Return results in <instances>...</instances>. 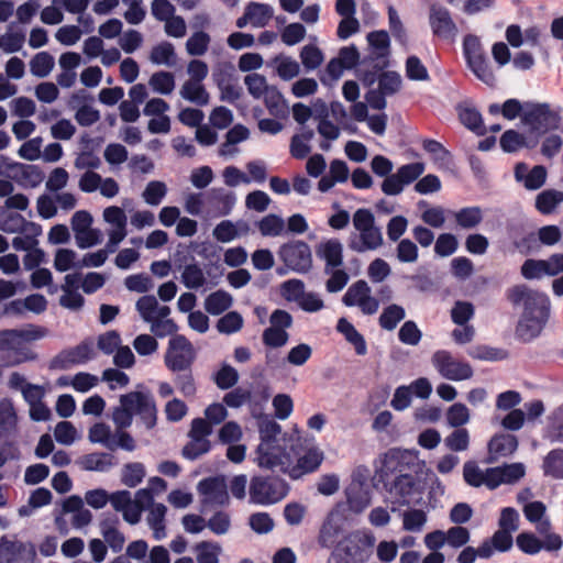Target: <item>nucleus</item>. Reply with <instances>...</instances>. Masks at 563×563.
I'll list each match as a JSON object with an SVG mask.
<instances>
[{
	"label": "nucleus",
	"mask_w": 563,
	"mask_h": 563,
	"mask_svg": "<svg viewBox=\"0 0 563 563\" xmlns=\"http://www.w3.org/2000/svg\"><path fill=\"white\" fill-rule=\"evenodd\" d=\"M336 330L344 335L345 340L351 343L356 354L365 355L367 352L366 342L364 336L355 329V327L345 318H340L336 324Z\"/></svg>",
	"instance_id": "33"
},
{
	"label": "nucleus",
	"mask_w": 563,
	"mask_h": 563,
	"mask_svg": "<svg viewBox=\"0 0 563 563\" xmlns=\"http://www.w3.org/2000/svg\"><path fill=\"white\" fill-rule=\"evenodd\" d=\"M342 521L343 518L339 510L329 512L320 529L319 542L322 545H327L339 533L342 528Z\"/></svg>",
	"instance_id": "36"
},
{
	"label": "nucleus",
	"mask_w": 563,
	"mask_h": 563,
	"mask_svg": "<svg viewBox=\"0 0 563 563\" xmlns=\"http://www.w3.org/2000/svg\"><path fill=\"white\" fill-rule=\"evenodd\" d=\"M461 122L470 130L482 133L483 120L481 113L473 107L461 104L457 108Z\"/></svg>",
	"instance_id": "52"
},
{
	"label": "nucleus",
	"mask_w": 563,
	"mask_h": 563,
	"mask_svg": "<svg viewBox=\"0 0 563 563\" xmlns=\"http://www.w3.org/2000/svg\"><path fill=\"white\" fill-rule=\"evenodd\" d=\"M36 549L31 542L0 540V563H34Z\"/></svg>",
	"instance_id": "17"
},
{
	"label": "nucleus",
	"mask_w": 563,
	"mask_h": 563,
	"mask_svg": "<svg viewBox=\"0 0 563 563\" xmlns=\"http://www.w3.org/2000/svg\"><path fill=\"white\" fill-rule=\"evenodd\" d=\"M211 37L203 31L192 33L186 42V52L190 56H202L209 48Z\"/></svg>",
	"instance_id": "51"
},
{
	"label": "nucleus",
	"mask_w": 563,
	"mask_h": 563,
	"mask_svg": "<svg viewBox=\"0 0 563 563\" xmlns=\"http://www.w3.org/2000/svg\"><path fill=\"white\" fill-rule=\"evenodd\" d=\"M180 282L188 289H199L208 286L207 276L199 263L186 264L180 273Z\"/></svg>",
	"instance_id": "29"
},
{
	"label": "nucleus",
	"mask_w": 563,
	"mask_h": 563,
	"mask_svg": "<svg viewBox=\"0 0 563 563\" xmlns=\"http://www.w3.org/2000/svg\"><path fill=\"white\" fill-rule=\"evenodd\" d=\"M526 475L523 463H510L501 466L488 467V478L490 489H496L500 485H512L519 482Z\"/></svg>",
	"instance_id": "20"
},
{
	"label": "nucleus",
	"mask_w": 563,
	"mask_h": 563,
	"mask_svg": "<svg viewBox=\"0 0 563 563\" xmlns=\"http://www.w3.org/2000/svg\"><path fill=\"white\" fill-rule=\"evenodd\" d=\"M167 194V187L163 181L152 180L150 181L144 191L143 199L150 206H158Z\"/></svg>",
	"instance_id": "57"
},
{
	"label": "nucleus",
	"mask_w": 563,
	"mask_h": 563,
	"mask_svg": "<svg viewBox=\"0 0 563 563\" xmlns=\"http://www.w3.org/2000/svg\"><path fill=\"white\" fill-rule=\"evenodd\" d=\"M48 334L46 328L36 324H26L20 329L0 331V352H5L9 365H19L32 362L37 354L30 347V343L38 341Z\"/></svg>",
	"instance_id": "4"
},
{
	"label": "nucleus",
	"mask_w": 563,
	"mask_h": 563,
	"mask_svg": "<svg viewBox=\"0 0 563 563\" xmlns=\"http://www.w3.org/2000/svg\"><path fill=\"white\" fill-rule=\"evenodd\" d=\"M150 60L154 65L174 67L177 64V54L170 42L164 41L153 46Z\"/></svg>",
	"instance_id": "32"
},
{
	"label": "nucleus",
	"mask_w": 563,
	"mask_h": 563,
	"mask_svg": "<svg viewBox=\"0 0 563 563\" xmlns=\"http://www.w3.org/2000/svg\"><path fill=\"white\" fill-rule=\"evenodd\" d=\"M194 360V346L184 335H175L169 340L165 355V363L169 369L184 371L191 365Z\"/></svg>",
	"instance_id": "15"
},
{
	"label": "nucleus",
	"mask_w": 563,
	"mask_h": 563,
	"mask_svg": "<svg viewBox=\"0 0 563 563\" xmlns=\"http://www.w3.org/2000/svg\"><path fill=\"white\" fill-rule=\"evenodd\" d=\"M197 563H220L222 548L214 541H200L192 548Z\"/></svg>",
	"instance_id": "34"
},
{
	"label": "nucleus",
	"mask_w": 563,
	"mask_h": 563,
	"mask_svg": "<svg viewBox=\"0 0 563 563\" xmlns=\"http://www.w3.org/2000/svg\"><path fill=\"white\" fill-rule=\"evenodd\" d=\"M454 218L460 228L470 230L483 221V211L479 207H466L456 211Z\"/></svg>",
	"instance_id": "46"
},
{
	"label": "nucleus",
	"mask_w": 563,
	"mask_h": 563,
	"mask_svg": "<svg viewBox=\"0 0 563 563\" xmlns=\"http://www.w3.org/2000/svg\"><path fill=\"white\" fill-rule=\"evenodd\" d=\"M367 41L377 57L389 54V35L386 31H374L367 35Z\"/></svg>",
	"instance_id": "59"
},
{
	"label": "nucleus",
	"mask_w": 563,
	"mask_h": 563,
	"mask_svg": "<svg viewBox=\"0 0 563 563\" xmlns=\"http://www.w3.org/2000/svg\"><path fill=\"white\" fill-rule=\"evenodd\" d=\"M102 218L111 227L108 233L128 235V218L122 208L117 206L107 207L102 212Z\"/></svg>",
	"instance_id": "31"
},
{
	"label": "nucleus",
	"mask_w": 563,
	"mask_h": 563,
	"mask_svg": "<svg viewBox=\"0 0 563 563\" xmlns=\"http://www.w3.org/2000/svg\"><path fill=\"white\" fill-rule=\"evenodd\" d=\"M113 509L122 514L123 519L130 525L140 522V509L133 503L132 494L129 490H118L110 494V501Z\"/></svg>",
	"instance_id": "22"
},
{
	"label": "nucleus",
	"mask_w": 563,
	"mask_h": 563,
	"mask_svg": "<svg viewBox=\"0 0 563 563\" xmlns=\"http://www.w3.org/2000/svg\"><path fill=\"white\" fill-rule=\"evenodd\" d=\"M424 462L417 451L390 450L386 453L382 476L393 505L409 506L420 499L422 490L413 476L422 470Z\"/></svg>",
	"instance_id": "1"
},
{
	"label": "nucleus",
	"mask_w": 563,
	"mask_h": 563,
	"mask_svg": "<svg viewBox=\"0 0 563 563\" xmlns=\"http://www.w3.org/2000/svg\"><path fill=\"white\" fill-rule=\"evenodd\" d=\"M96 356L93 343L84 341L80 344L62 351L53 361V365L58 368H68L73 365L84 364Z\"/></svg>",
	"instance_id": "19"
},
{
	"label": "nucleus",
	"mask_w": 563,
	"mask_h": 563,
	"mask_svg": "<svg viewBox=\"0 0 563 563\" xmlns=\"http://www.w3.org/2000/svg\"><path fill=\"white\" fill-rule=\"evenodd\" d=\"M274 65L277 75L283 80H291L292 78L297 77L300 73L299 63L289 56L279 55L275 57Z\"/></svg>",
	"instance_id": "49"
},
{
	"label": "nucleus",
	"mask_w": 563,
	"mask_h": 563,
	"mask_svg": "<svg viewBox=\"0 0 563 563\" xmlns=\"http://www.w3.org/2000/svg\"><path fill=\"white\" fill-rule=\"evenodd\" d=\"M269 397L271 391L267 386H258L254 391L250 390V399H247L246 404L249 405L252 417L256 418L258 421L263 418H269L268 416H263L264 407Z\"/></svg>",
	"instance_id": "38"
},
{
	"label": "nucleus",
	"mask_w": 563,
	"mask_h": 563,
	"mask_svg": "<svg viewBox=\"0 0 563 563\" xmlns=\"http://www.w3.org/2000/svg\"><path fill=\"white\" fill-rule=\"evenodd\" d=\"M260 444L256 450V463L262 468L287 472L291 465V454L295 453V443L300 438L287 435L282 426L273 418H263L257 422Z\"/></svg>",
	"instance_id": "2"
},
{
	"label": "nucleus",
	"mask_w": 563,
	"mask_h": 563,
	"mask_svg": "<svg viewBox=\"0 0 563 563\" xmlns=\"http://www.w3.org/2000/svg\"><path fill=\"white\" fill-rule=\"evenodd\" d=\"M518 448V440L509 433L494 435L488 442V462L494 463L499 457L511 455Z\"/></svg>",
	"instance_id": "24"
},
{
	"label": "nucleus",
	"mask_w": 563,
	"mask_h": 563,
	"mask_svg": "<svg viewBox=\"0 0 563 563\" xmlns=\"http://www.w3.org/2000/svg\"><path fill=\"white\" fill-rule=\"evenodd\" d=\"M88 438L92 443H100L110 450L115 449L114 438L111 435V430L106 423H95L89 429Z\"/></svg>",
	"instance_id": "53"
},
{
	"label": "nucleus",
	"mask_w": 563,
	"mask_h": 563,
	"mask_svg": "<svg viewBox=\"0 0 563 563\" xmlns=\"http://www.w3.org/2000/svg\"><path fill=\"white\" fill-rule=\"evenodd\" d=\"M560 120L559 112L552 110L548 103L533 104L522 118L523 123L538 134L558 129Z\"/></svg>",
	"instance_id": "13"
},
{
	"label": "nucleus",
	"mask_w": 563,
	"mask_h": 563,
	"mask_svg": "<svg viewBox=\"0 0 563 563\" xmlns=\"http://www.w3.org/2000/svg\"><path fill=\"white\" fill-rule=\"evenodd\" d=\"M563 202V192L555 189H547L536 198V208L542 214L552 213Z\"/></svg>",
	"instance_id": "43"
},
{
	"label": "nucleus",
	"mask_w": 563,
	"mask_h": 563,
	"mask_svg": "<svg viewBox=\"0 0 563 563\" xmlns=\"http://www.w3.org/2000/svg\"><path fill=\"white\" fill-rule=\"evenodd\" d=\"M14 178L23 187L35 188L42 183L43 174L37 166L18 164Z\"/></svg>",
	"instance_id": "35"
},
{
	"label": "nucleus",
	"mask_w": 563,
	"mask_h": 563,
	"mask_svg": "<svg viewBox=\"0 0 563 563\" xmlns=\"http://www.w3.org/2000/svg\"><path fill=\"white\" fill-rule=\"evenodd\" d=\"M287 492V484L283 479L256 476L251 481L250 498L254 504L269 505L282 500Z\"/></svg>",
	"instance_id": "7"
},
{
	"label": "nucleus",
	"mask_w": 563,
	"mask_h": 563,
	"mask_svg": "<svg viewBox=\"0 0 563 563\" xmlns=\"http://www.w3.org/2000/svg\"><path fill=\"white\" fill-rule=\"evenodd\" d=\"M464 481L473 487L486 486L490 489L488 468L482 470L475 462H466L463 466Z\"/></svg>",
	"instance_id": "44"
},
{
	"label": "nucleus",
	"mask_w": 563,
	"mask_h": 563,
	"mask_svg": "<svg viewBox=\"0 0 563 563\" xmlns=\"http://www.w3.org/2000/svg\"><path fill=\"white\" fill-rule=\"evenodd\" d=\"M207 202L214 214L228 216L236 202V196L225 188L216 187L207 192Z\"/></svg>",
	"instance_id": "23"
},
{
	"label": "nucleus",
	"mask_w": 563,
	"mask_h": 563,
	"mask_svg": "<svg viewBox=\"0 0 563 563\" xmlns=\"http://www.w3.org/2000/svg\"><path fill=\"white\" fill-rule=\"evenodd\" d=\"M283 263L296 273H307L312 266L310 246L299 240L283 244L278 250Z\"/></svg>",
	"instance_id": "10"
},
{
	"label": "nucleus",
	"mask_w": 563,
	"mask_h": 563,
	"mask_svg": "<svg viewBox=\"0 0 563 563\" xmlns=\"http://www.w3.org/2000/svg\"><path fill=\"white\" fill-rule=\"evenodd\" d=\"M298 446L299 442H296L295 453L291 454V465L286 472L292 478L314 472L324 459L323 452L314 444H308L302 454L299 453Z\"/></svg>",
	"instance_id": "11"
},
{
	"label": "nucleus",
	"mask_w": 563,
	"mask_h": 563,
	"mask_svg": "<svg viewBox=\"0 0 563 563\" xmlns=\"http://www.w3.org/2000/svg\"><path fill=\"white\" fill-rule=\"evenodd\" d=\"M79 465L86 471L107 472L113 466V462L110 454L95 452L82 456Z\"/></svg>",
	"instance_id": "39"
},
{
	"label": "nucleus",
	"mask_w": 563,
	"mask_h": 563,
	"mask_svg": "<svg viewBox=\"0 0 563 563\" xmlns=\"http://www.w3.org/2000/svg\"><path fill=\"white\" fill-rule=\"evenodd\" d=\"M233 303L232 296L225 290L211 292L205 300V309L212 316H219Z\"/></svg>",
	"instance_id": "37"
},
{
	"label": "nucleus",
	"mask_w": 563,
	"mask_h": 563,
	"mask_svg": "<svg viewBox=\"0 0 563 563\" xmlns=\"http://www.w3.org/2000/svg\"><path fill=\"white\" fill-rule=\"evenodd\" d=\"M444 445L453 452H463L468 449L470 433L465 428H454L444 439Z\"/></svg>",
	"instance_id": "54"
},
{
	"label": "nucleus",
	"mask_w": 563,
	"mask_h": 563,
	"mask_svg": "<svg viewBox=\"0 0 563 563\" xmlns=\"http://www.w3.org/2000/svg\"><path fill=\"white\" fill-rule=\"evenodd\" d=\"M55 60L48 52H40L30 60V70L37 78L47 77L54 69Z\"/></svg>",
	"instance_id": "45"
},
{
	"label": "nucleus",
	"mask_w": 563,
	"mask_h": 563,
	"mask_svg": "<svg viewBox=\"0 0 563 563\" xmlns=\"http://www.w3.org/2000/svg\"><path fill=\"white\" fill-rule=\"evenodd\" d=\"M429 25L434 37L454 42L459 27L452 19L451 12L443 5L433 3L429 8Z\"/></svg>",
	"instance_id": "14"
},
{
	"label": "nucleus",
	"mask_w": 563,
	"mask_h": 563,
	"mask_svg": "<svg viewBox=\"0 0 563 563\" xmlns=\"http://www.w3.org/2000/svg\"><path fill=\"white\" fill-rule=\"evenodd\" d=\"M427 522V514L421 509H410L402 514V528L406 531L419 532Z\"/></svg>",
	"instance_id": "56"
},
{
	"label": "nucleus",
	"mask_w": 563,
	"mask_h": 563,
	"mask_svg": "<svg viewBox=\"0 0 563 563\" xmlns=\"http://www.w3.org/2000/svg\"><path fill=\"white\" fill-rule=\"evenodd\" d=\"M346 307H358L364 314H375L379 308V301L372 296V289L365 280L352 284L342 298Z\"/></svg>",
	"instance_id": "16"
},
{
	"label": "nucleus",
	"mask_w": 563,
	"mask_h": 563,
	"mask_svg": "<svg viewBox=\"0 0 563 563\" xmlns=\"http://www.w3.org/2000/svg\"><path fill=\"white\" fill-rule=\"evenodd\" d=\"M30 228L34 235L41 234V227L27 222L21 214L0 210V230L5 233L25 232Z\"/></svg>",
	"instance_id": "25"
},
{
	"label": "nucleus",
	"mask_w": 563,
	"mask_h": 563,
	"mask_svg": "<svg viewBox=\"0 0 563 563\" xmlns=\"http://www.w3.org/2000/svg\"><path fill=\"white\" fill-rule=\"evenodd\" d=\"M257 228L263 236L276 238L286 233L285 221L277 214H267L257 222Z\"/></svg>",
	"instance_id": "41"
},
{
	"label": "nucleus",
	"mask_w": 563,
	"mask_h": 563,
	"mask_svg": "<svg viewBox=\"0 0 563 563\" xmlns=\"http://www.w3.org/2000/svg\"><path fill=\"white\" fill-rule=\"evenodd\" d=\"M426 166L421 162L400 166L395 174L384 179L382 191L388 196H397L402 192L405 186L416 181L423 173Z\"/></svg>",
	"instance_id": "12"
},
{
	"label": "nucleus",
	"mask_w": 563,
	"mask_h": 563,
	"mask_svg": "<svg viewBox=\"0 0 563 563\" xmlns=\"http://www.w3.org/2000/svg\"><path fill=\"white\" fill-rule=\"evenodd\" d=\"M522 511L526 519L534 525L539 533H545L552 529L550 519L545 517L547 507L542 501L527 503Z\"/></svg>",
	"instance_id": "28"
},
{
	"label": "nucleus",
	"mask_w": 563,
	"mask_h": 563,
	"mask_svg": "<svg viewBox=\"0 0 563 563\" xmlns=\"http://www.w3.org/2000/svg\"><path fill=\"white\" fill-rule=\"evenodd\" d=\"M445 418L449 427L462 428L470 422L471 412L464 404L455 402L448 408Z\"/></svg>",
	"instance_id": "50"
},
{
	"label": "nucleus",
	"mask_w": 563,
	"mask_h": 563,
	"mask_svg": "<svg viewBox=\"0 0 563 563\" xmlns=\"http://www.w3.org/2000/svg\"><path fill=\"white\" fill-rule=\"evenodd\" d=\"M133 415L140 416L147 429L155 426L157 409L150 394L131 391L120 397V406L115 407L112 413L117 429L122 430L130 427Z\"/></svg>",
	"instance_id": "5"
},
{
	"label": "nucleus",
	"mask_w": 563,
	"mask_h": 563,
	"mask_svg": "<svg viewBox=\"0 0 563 563\" xmlns=\"http://www.w3.org/2000/svg\"><path fill=\"white\" fill-rule=\"evenodd\" d=\"M16 412L12 400L4 398L0 400V433L9 432L16 424Z\"/></svg>",
	"instance_id": "55"
},
{
	"label": "nucleus",
	"mask_w": 563,
	"mask_h": 563,
	"mask_svg": "<svg viewBox=\"0 0 563 563\" xmlns=\"http://www.w3.org/2000/svg\"><path fill=\"white\" fill-rule=\"evenodd\" d=\"M548 438L552 442H563V405L549 417Z\"/></svg>",
	"instance_id": "64"
},
{
	"label": "nucleus",
	"mask_w": 563,
	"mask_h": 563,
	"mask_svg": "<svg viewBox=\"0 0 563 563\" xmlns=\"http://www.w3.org/2000/svg\"><path fill=\"white\" fill-rule=\"evenodd\" d=\"M375 541L376 539L372 533L355 531L344 538L339 550L352 563H366L372 555Z\"/></svg>",
	"instance_id": "9"
},
{
	"label": "nucleus",
	"mask_w": 563,
	"mask_h": 563,
	"mask_svg": "<svg viewBox=\"0 0 563 563\" xmlns=\"http://www.w3.org/2000/svg\"><path fill=\"white\" fill-rule=\"evenodd\" d=\"M316 254L319 258L325 262V274H329L330 269L338 268L343 265V245L338 239L331 238L321 241L316 246Z\"/></svg>",
	"instance_id": "21"
},
{
	"label": "nucleus",
	"mask_w": 563,
	"mask_h": 563,
	"mask_svg": "<svg viewBox=\"0 0 563 563\" xmlns=\"http://www.w3.org/2000/svg\"><path fill=\"white\" fill-rule=\"evenodd\" d=\"M300 59L306 70H314L323 63L322 52L314 45H306L301 48Z\"/></svg>",
	"instance_id": "60"
},
{
	"label": "nucleus",
	"mask_w": 563,
	"mask_h": 563,
	"mask_svg": "<svg viewBox=\"0 0 563 563\" xmlns=\"http://www.w3.org/2000/svg\"><path fill=\"white\" fill-rule=\"evenodd\" d=\"M508 299L520 306L522 312L516 328V335L523 342L539 336L550 316V299L538 290L526 285H517L509 289Z\"/></svg>",
	"instance_id": "3"
},
{
	"label": "nucleus",
	"mask_w": 563,
	"mask_h": 563,
	"mask_svg": "<svg viewBox=\"0 0 563 563\" xmlns=\"http://www.w3.org/2000/svg\"><path fill=\"white\" fill-rule=\"evenodd\" d=\"M542 470L545 476L563 479V449L550 451L543 459Z\"/></svg>",
	"instance_id": "40"
},
{
	"label": "nucleus",
	"mask_w": 563,
	"mask_h": 563,
	"mask_svg": "<svg viewBox=\"0 0 563 563\" xmlns=\"http://www.w3.org/2000/svg\"><path fill=\"white\" fill-rule=\"evenodd\" d=\"M197 489L206 506H223L229 503L228 484L222 476L200 481Z\"/></svg>",
	"instance_id": "18"
},
{
	"label": "nucleus",
	"mask_w": 563,
	"mask_h": 563,
	"mask_svg": "<svg viewBox=\"0 0 563 563\" xmlns=\"http://www.w3.org/2000/svg\"><path fill=\"white\" fill-rule=\"evenodd\" d=\"M135 308L141 318L148 324L159 317H168L170 314V308L168 306H161L154 296L141 297L136 301Z\"/></svg>",
	"instance_id": "26"
},
{
	"label": "nucleus",
	"mask_w": 563,
	"mask_h": 563,
	"mask_svg": "<svg viewBox=\"0 0 563 563\" xmlns=\"http://www.w3.org/2000/svg\"><path fill=\"white\" fill-rule=\"evenodd\" d=\"M353 227L357 233L349 238L350 250L356 253L375 251L384 244L383 233L375 225V218L371 210L357 209L352 218Z\"/></svg>",
	"instance_id": "6"
},
{
	"label": "nucleus",
	"mask_w": 563,
	"mask_h": 563,
	"mask_svg": "<svg viewBox=\"0 0 563 563\" xmlns=\"http://www.w3.org/2000/svg\"><path fill=\"white\" fill-rule=\"evenodd\" d=\"M431 363L437 372L449 380H465L473 376L472 366L455 358L449 351L438 350L431 356Z\"/></svg>",
	"instance_id": "8"
},
{
	"label": "nucleus",
	"mask_w": 563,
	"mask_h": 563,
	"mask_svg": "<svg viewBox=\"0 0 563 563\" xmlns=\"http://www.w3.org/2000/svg\"><path fill=\"white\" fill-rule=\"evenodd\" d=\"M120 48L125 54H132L143 44V35L133 29L125 31L118 40Z\"/></svg>",
	"instance_id": "63"
},
{
	"label": "nucleus",
	"mask_w": 563,
	"mask_h": 563,
	"mask_svg": "<svg viewBox=\"0 0 563 563\" xmlns=\"http://www.w3.org/2000/svg\"><path fill=\"white\" fill-rule=\"evenodd\" d=\"M243 318L236 311H230L221 317L217 322V329L220 333L232 334L241 330Z\"/></svg>",
	"instance_id": "62"
},
{
	"label": "nucleus",
	"mask_w": 563,
	"mask_h": 563,
	"mask_svg": "<svg viewBox=\"0 0 563 563\" xmlns=\"http://www.w3.org/2000/svg\"><path fill=\"white\" fill-rule=\"evenodd\" d=\"M179 95L185 100L200 107L208 104L210 100L209 92L203 84L196 80H186L179 90Z\"/></svg>",
	"instance_id": "30"
},
{
	"label": "nucleus",
	"mask_w": 563,
	"mask_h": 563,
	"mask_svg": "<svg viewBox=\"0 0 563 563\" xmlns=\"http://www.w3.org/2000/svg\"><path fill=\"white\" fill-rule=\"evenodd\" d=\"M145 477V467L142 463H129L122 471V483L129 487L137 486Z\"/></svg>",
	"instance_id": "61"
},
{
	"label": "nucleus",
	"mask_w": 563,
	"mask_h": 563,
	"mask_svg": "<svg viewBox=\"0 0 563 563\" xmlns=\"http://www.w3.org/2000/svg\"><path fill=\"white\" fill-rule=\"evenodd\" d=\"M246 11L253 27H264L271 21L274 13L269 4L258 2L249 3Z\"/></svg>",
	"instance_id": "42"
},
{
	"label": "nucleus",
	"mask_w": 563,
	"mask_h": 563,
	"mask_svg": "<svg viewBox=\"0 0 563 563\" xmlns=\"http://www.w3.org/2000/svg\"><path fill=\"white\" fill-rule=\"evenodd\" d=\"M406 317L405 309L396 303H391L383 309L379 316V325L387 331L396 329L397 324Z\"/></svg>",
	"instance_id": "47"
},
{
	"label": "nucleus",
	"mask_w": 563,
	"mask_h": 563,
	"mask_svg": "<svg viewBox=\"0 0 563 563\" xmlns=\"http://www.w3.org/2000/svg\"><path fill=\"white\" fill-rule=\"evenodd\" d=\"M152 90L161 95H170L175 89V76L169 71H156L148 80Z\"/></svg>",
	"instance_id": "48"
},
{
	"label": "nucleus",
	"mask_w": 563,
	"mask_h": 563,
	"mask_svg": "<svg viewBox=\"0 0 563 563\" xmlns=\"http://www.w3.org/2000/svg\"><path fill=\"white\" fill-rule=\"evenodd\" d=\"M146 515V523L152 530L153 539L161 541L167 537L166 514L167 507L164 504L152 505Z\"/></svg>",
	"instance_id": "27"
},
{
	"label": "nucleus",
	"mask_w": 563,
	"mask_h": 563,
	"mask_svg": "<svg viewBox=\"0 0 563 563\" xmlns=\"http://www.w3.org/2000/svg\"><path fill=\"white\" fill-rule=\"evenodd\" d=\"M467 66L470 67L472 73L477 77V79H479L481 81L490 87L495 85L496 77L492 68L489 67L485 56L467 64Z\"/></svg>",
	"instance_id": "58"
}]
</instances>
